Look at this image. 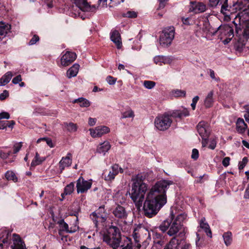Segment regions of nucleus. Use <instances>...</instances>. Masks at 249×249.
<instances>
[{
    "label": "nucleus",
    "instance_id": "obj_1",
    "mask_svg": "<svg viewBox=\"0 0 249 249\" xmlns=\"http://www.w3.org/2000/svg\"><path fill=\"white\" fill-rule=\"evenodd\" d=\"M144 177L138 174L132 178V189L129 193L130 198L136 208L140 210L142 207L143 215L148 218L156 216L167 202L166 191L173 181L162 179L157 181L147 193L143 202L148 185L144 183Z\"/></svg>",
    "mask_w": 249,
    "mask_h": 249
},
{
    "label": "nucleus",
    "instance_id": "obj_2",
    "mask_svg": "<svg viewBox=\"0 0 249 249\" xmlns=\"http://www.w3.org/2000/svg\"><path fill=\"white\" fill-rule=\"evenodd\" d=\"M186 217V215L180 213L175 216L172 211L169 217L164 220L159 226V229L163 233L167 231V234L170 236L176 235L178 233L181 241L185 238L186 228L183 225V222Z\"/></svg>",
    "mask_w": 249,
    "mask_h": 249
},
{
    "label": "nucleus",
    "instance_id": "obj_3",
    "mask_svg": "<svg viewBox=\"0 0 249 249\" xmlns=\"http://www.w3.org/2000/svg\"><path fill=\"white\" fill-rule=\"evenodd\" d=\"M122 240L121 232L116 226H110L103 235V241L113 249H117Z\"/></svg>",
    "mask_w": 249,
    "mask_h": 249
},
{
    "label": "nucleus",
    "instance_id": "obj_4",
    "mask_svg": "<svg viewBox=\"0 0 249 249\" xmlns=\"http://www.w3.org/2000/svg\"><path fill=\"white\" fill-rule=\"evenodd\" d=\"M172 123V120L169 118V113H164L158 115L155 119V127L160 131H165L168 129Z\"/></svg>",
    "mask_w": 249,
    "mask_h": 249
},
{
    "label": "nucleus",
    "instance_id": "obj_5",
    "mask_svg": "<svg viewBox=\"0 0 249 249\" xmlns=\"http://www.w3.org/2000/svg\"><path fill=\"white\" fill-rule=\"evenodd\" d=\"M175 36V29L173 26L163 30L160 37V42L162 46H168L171 44Z\"/></svg>",
    "mask_w": 249,
    "mask_h": 249
},
{
    "label": "nucleus",
    "instance_id": "obj_6",
    "mask_svg": "<svg viewBox=\"0 0 249 249\" xmlns=\"http://www.w3.org/2000/svg\"><path fill=\"white\" fill-rule=\"evenodd\" d=\"M220 4H221L220 12L225 16H230L236 13L238 10L241 9L237 2L233 1L232 5H229L228 0H221Z\"/></svg>",
    "mask_w": 249,
    "mask_h": 249
},
{
    "label": "nucleus",
    "instance_id": "obj_7",
    "mask_svg": "<svg viewBox=\"0 0 249 249\" xmlns=\"http://www.w3.org/2000/svg\"><path fill=\"white\" fill-rule=\"evenodd\" d=\"M74 3L75 5L82 11L83 12H90L92 13H95L98 6L92 5H90L88 2L87 0H74Z\"/></svg>",
    "mask_w": 249,
    "mask_h": 249
},
{
    "label": "nucleus",
    "instance_id": "obj_8",
    "mask_svg": "<svg viewBox=\"0 0 249 249\" xmlns=\"http://www.w3.org/2000/svg\"><path fill=\"white\" fill-rule=\"evenodd\" d=\"M105 211V206L102 205L99 207L97 210V213L94 212L90 214V216L96 227L97 226L98 219H101V222H104L106 220Z\"/></svg>",
    "mask_w": 249,
    "mask_h": 249
},
{
    "label": "nucleus",
    "instance_id": "obj_9",
    "mask_svg": "<svg viewBox=\"0 0 249 249\" xmlns=\"http://www.w3.org/2000/svg\"><path fill=\"white\" fill-rule=\"evenodd\" d=\"M92 183L85 180L83 177H80L76 181V188L77 193H84L91 188Z\"/></svg>",
    "mask_w": 249,
    "mask_h": 249
},
{
    "label": "nucleus",
    "instance_id": "obj_10",
    "mask_svg": "<svg viewBox=\"0 0 249 249\" xmlns=\"http://www.w3.org/2000/svg\"><path fill=\"white\" fill-rule=\"evenodd\" d=\"M76 54L72 52L67 51L61 58V64L66 67L71 65L76 58Z\"/></svg>",
    "mask_w": 249,
    "mask_h": 249
},
{
    "label": "nucleus",
    "instance_id": "obj_11",
    "mask_svg": "<svg viewBox=\"0 0 249 249\" xmlns=\"http://www.w3.org/2000/svg\"><path fill=\"white\" fill-rule=\"evenodd\" d=\"M189 12H193L195 14H198L204 12L206 10V6L202 2L191 1L190 2Z\"/></svg>",
    "mask_w": 249,
    "mask_h": 249
},
{
    "label": "nucleus",
    "instance_id": "obj_12",
    "mask_svg": "<svg viewBox=\"0 0 249 249\" xmlns=\"http://www.w3.org/2000/svg\"><path fill=\"white\" fill-rule=\"evenodd\" d=\"M112 213L114 216L119 219H126L128 216V213L124 206L117 204L114 208Z\"/></svg>",
    "mask_w": 249,
    "mask_h": 249
},
{
    "label": "nucleus",
    "instance_id": "obj_13",
    "mask_svg": "<svg viewBox=\"0 0 249 249\" xmlns=\"http://www.w3.org/2000/svg\"><path fill=\"white\" fill-rule=\"evenodd\" d=\"M119 173V165H113L109 172L105 171L103 174V178L107 181H112Z\"/></svg>",
    "mask_w": 249,
    "mask_h": 249
},
{
    "label": "nucleus",
    "instance_id": "obj_14",
    "mask_svg": "<svg viewBox=\"0 0 249 249\" xmlns=\"http://www.w3.org/2000/svg\"><path fill=\"white\" fill-rule=\"evenodd\" d=\"M89 131L90 135L93 138L100 137L109 132L110 128L105 125H99L96 127L95 129H90Z\"/></svg>",
    "mask_w": 249,
    "mask_h": 249
},
{
    "label": "nucleus",
    "instance_id": "obj_15",
    "mask_svg": "<svg viewBox=\"0 0 249 249\" xmlns=\"http://www.w3.org/2000/svg\"><path fill=\"white\" fill-rule=\"evenodd\" d=\"M11 231L9 230H3L0 232V249H2L3 245L6 246V248L10 244L11 240Z\"/></svg>",
    "mask_w": 249,
    "mask_h": 249
},
{
    "label": "nucleus",
    "instance_id": "obj_16",
    "mask_svg": "<svg viewBox=\"0 0 249 249\" xmlns=\"http://www.w3.org/2000/svg\"><path fill=\"white\" fill-rule=\"evenodd\" d=\"M198 133L201 138L203 137H209L210 130L208 124L205 121L200 122L196 126Z\"/></svg>",
    "mask_w": 249,
    "mask_h": 249
},
{
    "label": "nucleus",
    "instance_id": "obj_17",
    "mask_svg": "<svg viewBox=\"0 0 249 249\" xmlns=\"http://www.w3.org/2000/svg\"><path fill=\"white\" fill-rule=\"evenodd\" d=\"M72 154L68 153L66 157L62 158L61 160L59 162V169L60 173H62L63 171L66 167H69L72 163Z\"/></svg>",
    "mask_w": 249,
    "mask_h": 249
},
{
    "label": "nucleus",
    "instance_id": "obj_18",
    "mask_svg": "<svg viewBox=\"0 0 249 249\" xmlns=\"http://www.w3.org/2000/svg\"><path fill=\"white\" fill-rule=\"evenodd\" d=\"M13 244L11 245L12 249H24L25 245L19 235L13 234Z\"/></svg>",
    "mask_w": 249,
    "mask_h": 249
},
{
    "label": "nucleus",
    "instance_id": "obj_19",
    "mask_svg": "<svg viewBox=\"0 0 249 249\" xmlns=\"http://www.w3.org/2000/svg\"><path fill=\"white\" fill-rule=\"evenodd\" d=\"M181 241L177 238V236L173 237L170 241L165 245L163 249H179Z\"/></svg>",
    "mask_w": 249,
    "mask_h": 249
},
{
    "label": "nucleus",
    "instance_id": "obj_20",
    "mask_svg": "<svg viewBox=\"0 0 249 249\" xmlns=\"http://www.w3.org/2000/svg\"><path fill=\"white\" fill-rule=\"evenodd\" d=\"M110 39L112 41L115 43L118 49H120L121 47V36L118 31L114 30L111 32Z\"/></svg>",
    "mask_w": 249,
    "mask_h": 249
},
{
    "label": "nucleus",
    "instance_id": "obj_21",
    "mask_svg": "<svg viewBox=\"0 0 249 249\" xmlns=\"http://www.w3.org/2000/svg\"><path fill=\"white\" fill-rule=\"evenodd\" d=\"M154 61L155 64L161 66L162 64H170L172 60L168 56L159 55L156 56L154 58Z\"/></svg>",
    "mask_w": 249,
    "mask_h": 249
},
{
    "label": "nucleus",
    "instance_id": "obj_22",
    "mask_svg": "<svg viewBox=\"0 0 249 249\" xmlns=\"http://www.w3.org/2000/svg\"><path fill=\"white\" fill-rule=\"evenodd\" d=\"M153 237L154 243L162 246L164 242V236L163 233L158 232L157 231L153 232Z\"/></svg>",
    "mask_w": 249,
    "mask_h": 249
},
{
    "label": "nucleus",
    "instance_id": "obj_23",
    "mask_svg": "<svg viewBox=\"0 0 249 249\" xmlns=\"http://www.w3.org/2000/svg\"><path fill=\"white\" fill-rule=\"evenodd\" d=\"M205 218L204 217L201 218L200 221V228L204 230L207 235L210 237H212V233L208 224L205 222Z\"/></svg>",
    "mask_w": 249,
    "mask_h": 249
},
{
    "label": "nucleus",
    "instance_id": "obj_24",
    "mask_svg": "<svg viewBox=\"0 0 249 249\" xmlns=\"http://www.w3.org/2000/svg\"><path fill=\"white\" fill-rule=\"evenodd\" d=\"M111 145L109 142H104L98 146L96 152L98 153L105 154L110 148Z\"/></svg>",
    "mask_w": 249,
    "mask_h": 249
},
{
    "label": "nucleus",
    "instance_id": "obj_25",
    "mask_svg": "<svg viewBox=\"0 0 249 249\" xmlns=\"http://www.w3.org/2000/svg\"><path fill=\"white\" fill-rule=\"evenodd\" d=\"M57 223L59 225L60 229L59 230V232L60 231H66L67 233H73L76 231V229H74L73 230H71V228L70 230L69 228V225L67 223H66L64 220L62 219L58 221Z\"/></svg>",
    "mask_w": 249,
    "mask_h": 249
},
{
    "label": "nucleus",
    "instance_id": "obj_26",
    "mask_svg": "<svg viewBox=\"0 0 249 249\" xmlns=\"http://www.w3.org/2000/svg\"><path fill=\"white\" fill-rule=\"evenodd\" d=\"M11 25L3 22H0V36H6L10 32Z\"/></svg>",
    "mask_w": 249,
    "mask_h": 249
},
{
    "label": "nucleus",
    "instance_id": "obj_27",
    "mask_svg": "<svg viewBox=\"0 0 249 249\" xmlns=\"http://www.w3.org/2000/svg\"><path fill=\"white\" fill-rule=\"evenodd\" d=\"M213 91L211 90L207 95L204 101L205 106L206 108H209L213 106L214 102L213 98Z\"/></svg>",
    "mask_w": 249,
    "mask_h": 249
},
{
    "label": "nucleus",
    "instance_id": "obj_28",
    "mask_svg": "<svg viewBox=\"0 0 249 249\" xmlns=\"http://www.w3.org/2000/svg\"><path fill=\"white\" fill-rule=\"evenodd\" d=\"M73 104L78 103L79 106L82 107H87L90 106V102L83 97H80L78 99H75L72 101Z\"/></svg>",
    "mask_w": 249,
    "mask_h": 249
},
{
    "label": "nucleus",
    "instance_id": "obj_29",
    "mask_svg": "<svg viewBox=\"0 0 249 249\" xmlns=\"http://www.w3.org/2000/svg\"><path fill=\"white\" fill-rule=\"evenodd\" d=\"M13 74L11 71L7 72L0 78V86H4L9 82Z\"/></svg>",
    "mask_w": 249,
    "mask_h": 249
},
{
    "label": "nucleus",
    "instance_id": "obj_30",
    "mask_svg": "<svg viewBox=\"0 0 249 249\" xmlns=\"http://www.w3.org/2000/svg\"><path fill=\"white\" fill-rule=\"evenodd\" d=\"M247 127V124H245L243 119L239 118L237 122V129L238 132L243 133L245 132Z\"/></svg>",
    "mask_w": 249,
    "mask_h": 249
},
{
    "label": "nucleus",
    "instance_id": "obj_31",
    "mask_svg": "<svg viewBox=\"0 0 249 249\" xmlns=\"http://www.w3.org/2000/svg\"><path fill=\"white\" fill-rule=\"evenodd\" d=\"M223 238L225 244L227 246H230L232 242V233L231 231L225 232L223 234Z\"/></svg>",
    "mask_w": 249,
    "mask_h": 249
},
{
    "label": "nucleus",
    "instance_id": "obj_32",
    "mask_svg": "<svg viewBox=\"0 0 249 249\" xmlns=\"http://www.w3.org/2000/svg\"><path fill=\"white\" fill-rule=\"evenodd\" d=\"M5 177L7 180H12L14 182L18 181V178L12 171H7L5 174Z\"/></svg>",
    "mask_w": 249,
    "mask_h": 249
},
{
    "label": "nucleus",
    "instance_id": "obj_33",
    "mask_svg": "<svg viewBox=\"0 0 249 249\" xmlns=\"http://www.w3.org/2000/svg\"><path fill=\"white\" fill-rule=\"evenodd\" d=\"M64 125L67 130L70 132H75L77 129L76 124L73 123H64Z\"/></svg>",
    "mask_w": 249,
    "mask_h": 249
},
{
    "label": "nucleus",
    "instance_id": "obj_34",
    "mask_svg": "<svg viewBox=\"0 0 249 249\" xmlns=\"http://www.w3.org/2000/svg\"><path fill=\"white\" fill-rule=\"evenodd\" d=\"M74 189V183L73 182H71L68 184L65 188L64 190L65 191L66 195H71Z\"/></svg>",
    "mask_w": 249,
    "mask_h": 249
},
{
    "label": "nucleus",
    "instance_id": "obj_35",
    "mask_svg": "<svg viewBox=\"0 0 249 249\" xmlns=\"http://www.w3.org/2000/svg\"><path fill=\"white\" fill-rule=\"evenodd\" d=\"M172 94L176 97H184L186 96V91L181 89H174L172 90Z\"/></svg>",
    "mask_w": 249,
    "mask_h": 249
},
{
    "label": "nucleus",
    "instance_id": "obj_36",
    "mask_svg": "<svg viewBox=\"0 0 249 249\" xmlns=\"http://www.w3.org/2000/svg\"><path fill=\"white\" fill-rule=\"evenodd\" d=\"M190 113L189 110L185 108L182 110H178V119L181 121L184 117L189 116Z\"/></svg>",
    "mask_w": 249,
    "mask_h": 249
},
{
    "label": "nucleus",
    "instance_id": "obj_37",
    "mask_svg": "<svg viewBox=\"0 0 249 249\" xmlns=\"http://www.w3.org/2000/svg\"><path fill=\"white\" fill-rule=\"evenodd\" d=\"M80 211V208L77 206L74 209H70L69 210V215L71 216H75L76 217V220H78V213Z\"/></svg>",
    "mask_w": 249,
    "mask_h": 249
},
{
    "label": "nucleus",
    "instance_id": "obj_38",
    "mask_svg": "<svg viewBox=\"0 0 249 249\" xmlns=\"http://www.w3.org/2000/svg\"><path fill=\"white\" fill-rule=\"evenodd\" d=\"M45 160V158H41L39 159H37L36 160V159H33V160H32L30 168H31L32 167H35L36 165L41 164Z\"/></svg>",
    "mask_w": 249,
    "mask_h": 249
},
{
    "label": "nucleus",
    "instance_id": "obj_39",
    "mask_svg": "<svg viewBox=\"0 0 249 249\" xmlns=\"http://www.w3.org/2000/svg\"><path fill=\"white\" fill-rule=\"evenodd\" d=\"M134 117V112L131 109H129L127 111H125V112L122 113L121 118L123 119L126 118H133Z\"/></svg>",
    "mask_w": 249,
    "mask_h": 249
},
{
    "label": "nucleus",
    "instance_id": "obj_40",
    "mask_svg": "<svg viewBox=\"0 0 249 249\" xmlns=\"http://www.w3.org/2000/svg\"><path fill=\"white\" fill-rule=\"evenodd\" d=\"M156 85V83L152 81L145 80L143 82V86L147 89H152Z\"/></svg>",
    "mask_w": 249,
    "mask_h": 249
},
{
    "label": "nucleus",
    "instance_id": "obj_41",
    "mask_svg": "<svg viewBox=\"0 0 249 249\" xmlns=\"http://www.w3.org/2000/svg\"><path fill=\"white\" fill-rule=\"evenodd\" d=\"M122 16L123 17L135 18L137 17V14L134 11H128L126 13H123Z\"/></svg>",
    "mask_w": 249,
    "mask_h": 249
},
{
    "label": "nucleus",
    "instance_id": "obj_42",
    "mask_svg": "<svg viewBox=\"0 0 249 249\" xmlns=\"http://www.w3.org/2000/svg\"><path fill=\"white\" fill-rule=\"evenodd\" d=\"M209 142H210V144L208 148L212 150L214 149L217 143L216 139L214 138H211L209 139Z\"/></svg>",
    "mask_w": 249,
    "mask_h": 249
},
{
    "label": "nucleus",
    "instance_id": "obj_43",
    "mask_svg": "<svg viewBox=\"0 0 249 249\" xmlns=\"http://www.w3.org/2000/svg\"><path fill=\"white\" fill-rule=\"evenodd\" d=\"M248 161V158L245 157L243 158L242 161H240L239 162L238 168L240 171H241L242 170H243L244 169V168L246 165Z\"/></svg>",
    "mask_w": 249,
    "mask_h": 249
},
{
    "label": "nucleus",
    "instance_id": "obj_44",
    "mask_svg": "<svg viewBox=\"0 0 249 249\" xmlns=\"http://www.w3.org/2000/svg\"><path fill=\"white\" fill-rule=\"evenodd\" d=\"M41 141H46L47 144L50 147H53L54 146V145L53 143L52 140L50 138H40V139H38V140L37 141V143L40 142Z\"/></svg>",
    "mask_w": 249,
    "mask_h": 249
},
{
    "label": "nucleus",
    "instance_id": "obj_45",
    "mask_svg": "<svg viewBox=\"0 0 249 249\" xmlns=\"http://www.w3.org/2000/svg\"><path fill=\"white\" fill-rule=\"evenodd\" d=\"M203 31L207 33L211 32L210 24L208 21H205L203 23Z\"/></svg>",
    "mask_w": 249,
    "mask_h": 249
},
{
    "label": "nucleus",
    "instance_id": "obj_46",
    "mask_svg": "<svg viewBox=\"0 0 249 249\" xmlns=\"http://www.w3.org/2000/svg\"><path fill=\"white\" fill-rule=\"evenodd\" d=\"M77 74V72L74 71L71 68H70L67 71V76L69 78L76 76Z\"/></svg>",
    "mask_w": 249,
    "mask_h": 249
},
{
    "label": "nucleus",
    "instance_id": "obj_47",
    "mask_svg": "<svg viewBox=\"0 0 249 249\" xmlns=\"http://www.w3.org/2000/svg\"><path fill=\"white\" fill-rule=\"evenodd\" d=\"M39 40V37L37 35H34L28 43L29 45H33L35 44L37 41Z\"/></svg>",
    "mask_w": 249,
    "mask_h": 249
},
{
    "label": "nucleus",
    "instance_id": "obj_48",
    "mask_svg": "<svg viewBox=\"0 0 249 249\" xmlns=\"http://www.w3.org/2000/svg\"><path fill=\"white\" fill-rule=\"evenodd\" d=\"M22 146V143L21 142L17 143L14 145V150L13 152V154L17 153L21 149Z\"/></svg>",
    "mask_w": 249,
    "mask_h": 249
},
{
    "label": "nucleus",
    "instance_id": "obj_49",
    "mask_svg": "<svg viewBox=\"0 0 249 249\" xmlns=\"http://www.w3.org/2000/svg\"><path fill=\"white\" fill-rule=\"evenodd\" d=\"M169 113V118L171 117L178 119V110H173L171 112H167Z\"/></svg>",
    "mask_w": 249,
    "mask_h": 249
},
{
    "label": "nucleus",
    "instance_id": "obj_50",
    "mask_svg": "<svg viewBox=\"0 0 249 249\" xmlns=\"http://www.w3.org/2000/svg\"><path fill=\"white\" fill-rule=\"evenodd\" d=\"M199 157V152L197 149L194 148L192 150L191 158L194 160H196Z\"/></svg>",
    "mask_w": 249,
    "mask_h": 249
},
{
    "label": "nucleus",
    "instance_id": "obj_51",
    "mask_svg": "<svg viewBox=\"0 0 249 249\" xmlns=\"http://www.w3.org/2000/svg\"><path fill=\"white\" fill-rule=\"evenodd\" d=\"M117 79L112 77V76L108 75L106 78V80L109 85H114L116 83Z\"/></svg>",
    "mask_w": 249,
    "mask_h": 249
},
{
    "label": "nucleus",
    "instance_id": "obj_52",
    "mask_svg": "<svg viewBox=\"0 0 249 249\" xmlns=\"http://www.w3.org/2000/svg\"><path fill=\"white\" fill-rule=\"evenodd\" d=\"M181 21L182 22V23L185 25H190L192 24V23L191 22V18H185L184 17H182Z\"/></svg>",
    "mask_w": 249,
    "mask_h": 249
},
{
    "label": "nucleus",
    "instance_id": "obj_53",
    "mask_svg": "<svg viewBox=\"0 0 249 249\" xmlns=\"http://www.w3.org/2000/svg\"><path fill=\"white\" fill-rule=\"evenodd\" d=\"M199 99V96H196L193 98L192 103L191 105L192 108L193 110H195L196 109V104L198 102Z\"/></svg>",
    "mask_w": 249,
    "mask_h": 249
},
{
    "label": "nucleus",
    "instance_id": "obj_54",
    "mask_svg": "<svg viewBox=\"0 0 249 249\" xmlns=\"http://www.w3.org/2000/svg\"><path fill=\"white\" fill-rule=\"evenodd\" d=\"M5 123V125L6 128L8 127L11 128H13L14 125L15 124V122L13 120L11 121H4Z\"/></svg>",
    "mask_w": 249,
    "mask_h": 249
},
{
    "label": "nucleus",
    "instance_id": "obj_55",
    "mask_svg": "<svg viewBox=\"0 0 249 249\" xmlns=\"http://www.w3.org/2000/svg\"><path fill=\"white\" fill-rule=\"evenodd\" d=\"M168 0H159V4L157 8V10L163 9L166 5V3Z\"/></svg>",
    "mask_w": 249,
    "mask_h": 249
},
{
    "label": "nucleus",
    "instance_id": "obj_56",
    "mask_svg": "<svg viewBox=\"0 0 249 249\" xmlns=\"http://www.w3.org/2000/svg\"><path fill=\"white\" fill-rule=\"evenodd\" d=\"M10 117V114L9 113L7 112H1L0 113V120L3 119H8Z\"/></svg>",
    "mask_w": 249,
    "mask_h": 249
},
{
    "label": "nucleus",
    "instance_id": "obj_57",
    "mask_svg": "<svg viewBox=\"0 0 249 249\" xmlns=\"http://www.w3.org/2000/svg\"><path fill=\"white\" fill-rule=\"evenodd\" d=\"M9 96L8 91L6 90H4L2 93L0 94V100L3 101L5 100Z\"/></svg>",
    "mask_w": 249,
    "mask_h": 249
},
{
    "label": "nucleus",
    "instance_id": "obj_58",
    "mask_svg": "<svg viewBox=\"0 0 249 249\" xmlns=\"http://www.w3.org/2000/svg\"><path fill=\"white\" fill-rule=\"evenodd\" d=\"M230 158L229 157H225L223 159L222 163L224 167H227L230 164Z\"/></svg>",
    "mask_w": 249,
    "mask_h": 249
},
{
    "label": "nucleus",
    "instance_id": "obj_59",
    "mask_svg": "<svg viewBox=\"0 0 249 249\" xmlns=\"http://www.w3.org/2000/svg\"><path fill=\"white\" fill-rule=\"evenodd\" d=\"M22 78L20 75H18L15 77L12 80V83L14 84H17L21 81Z\"/></svg>",
    "mask_w": 249,
    "mask_h": 249
},
{
    "label": "nucleus",
    "instance_id": "obj_60",
    "mask_svg": "<svg viewBox=\"0 0 249 249\" xmlns=\"http://www.w3.org/2000/svg\"><path fill=\"white\" fill-rule=\"evenodd\" d=\"M221 1V0H209L210 5L212 7H216Z\"/></svg>",
    "mask_w": 249,
    "mask_h": 249
},
{
    "label": "nucleus",
    "instance_id": "obj_61",
    "mask_svg": "<svg viewBox=\"0 0 249 249\" xmlns=\"http://www.w3.org/2000/svg\"><path fill=\"white\" fill-rule=\"evenodd\" d=\"M136 231V230L135 229L133 232L132 236H133V238H134V240L135 241V242L138 243V242H139V234L138 233H137Z\"/></svg>",
    "mask_w": 249,
    "mask_h": 249
},
{
    "label": "nucleus",
    "instance_id": "obj_62",
    "mask_svg": "<svg viewBox=\"0 0 249 249\" xmlns=\"http://www.w3.org/2000/svg\"><path fill=\"white\" fill-rule=\"evenodd\" d=\"M210 77L213 80H215V81H218L219 80V78L218 77V78H216L215 76V72L214 71L212 70V69H210Z\"/></svg>",
    "mask_w": 249,
    "mask_h": 249
},
{
    "label": "nucleus",
    "instance_id": "obj_63",
    "mask_svg": "<svg viewBox=\"0 0 249 249\" xmlns=\"http://www.w3.org/2000/svg\"><path fill=\"white\" fill-rule=\"evenodd\" d=\"M96 121L97 120L96 118H92L90 117L89 119L88 124L90 126H93L95 124Z\"/></svg>",
    "mask_w": 249,
    "mask_h": 249
},
{
    "label": "nucleus",
    "instance_id": "obj_64",
    "mask_svg": "<svg viewBox=\"0 0 249 249\" xmlns=\"http://www.w3.org/2000/svg\"><path fill=\"white\" fill-rule=\"evenodd\" d=\"M202 145L203 147H205L207 145V144L209 142V139L208 137H203V138H202Z\"/></svg>",
    "mask_w": 249,
    "mask_h": 249
}]
</instances>
